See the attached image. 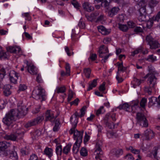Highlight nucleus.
I'll return each instance as SVG.
<instances>
[{"label": "nucleus", "instance_id": "f257e3e1", "mask_svg": "<svg viewBox=\"0 0 160 160\" xmlns=\"http://www.w3.org/2000/svg\"><path fill=\"white\" fill-rule=\"evenodd\" d=\"M156 72L153 70H150L148 73L144 77V78H148V81L149 84V87H145L144 91L148 93V94H151L152 92V88L154 87L156 84L157 78L155 75Z\"/></svg>", "mask_w": 160, "mask_h": 160}, {"label": "nucleus", "instance_id": "f03ea898", "mask_svg": "<svg viewBox=\"0 0 160 160\" xmlns=\"http://www.w3.org/2000/svg\"><path fill=\"white\" fill-rule=\"evenodd\" d=\"M22 101H18L17 103L18 109H12L13 114H15L17 118H19L25 116L27 113L26 107L23 105Z\"/></svg>", "mask_w": 160, "mask_h": 160}, {"label": "nucleus", "instance_id": "7ed1b4c3", "mask_svg": "<svg viewBox=\"0 0 160 160\" xmlns=\"http://www.w3.org/2000/svg\"><path fill=\"white\" fill-rule=\"evenodd\" d=\"M32 95L35 97L34 98L36 100H44L46 99L45 90L41 87H36L32 92Z\"/></svg>", "mask_w": 160, "mask_h": 160}, {"label": "nucleus", "instance_id": "20e7f679", "mask_svg": "<svg viewBox=\"0 0 160 160\" xmlns=\"http://www.w3.org/2000/svg\"><path fill=\"white\" fill-rule=\"evenodd\" d=\"M17 119V118L15 115L13 114V111L11 109L6 114L5 117L3 118L2 122L4 124L8 126Z\"/></svg>", "mask_w": 160, "mask_h": 160}, {"label": "nucleus", "instance_id": "39448f33", "mask_svg": "<svg viewBox=\"0 0 160 160\" xmlns=\"http://www.w3.org/2000/svg\"><path fill=\"white\" fill-rule=\"evenodd\" d=\"M102 143L101 141L97 142L94 154L95 156V158L96 160H102L103 157V152L102 150Z\"/></svg>", "mask_w": 160, "mask_h": 160}, {"label": "nucleus", "instance_id": "423d86ee", "mask_svg": "<svg viewBox=\"0 0 160 160\" xmlns=\"http://www.w3.org/2000/svg\"><path fill=\"white\" fill-rule=\"evenodd\" d=\"M137 123L142 127H147L148 124V121L143 114L138 112L137 113Z\"/></svg>", "mask_w": 160, "mask_h": 160}, {"label": "nucleus", "instance_id": "0eeeda50", "mask_svg": "<svg viewBox=\"0 0 160 160\" xmlns=\"http://www.w3.org/2000/svg\"><path fill=\"white\" fill-rule=\"evenodd\" d=\"M146 39L148 42L151 49H154L160 47V44L158 41L154 40L151 36H147Z\"/></svg>", "mask_w": 160, "mask_h": 160}, {"label": "nucleus", "instance_id": "6e6552de", "mask_svg": "<svg viewBox=\"0 0 160 160\" xmlns=\"http://www.w3.org/2000/svg\"><path fill=\"white\" fill-rule=\"evenodd\" d=\"M44 117L42 116H40L37 118L28 121L25 125V127L28 128L36 125L37 124L40 123L44 119Z\"/></svg>", "mask_w": 160, "mask_h": 160}, {"label": "nucleus", "instance_id": "1a4fd4ad", "mask_svg": "<svg viewBox=\"0 0 160 160\" xmlns=\"http://www.w3.org/2000/svg\"><path fill=\"white\" fill-rule=\"evenodd\" d=\"M143 5L139 4L141 7L139 10L140 16L138 18V19L140 21H144L145 20L147 14L146 11V4L145 3H143Z\"/></svg>", "mask_w": 160, "mask_h": 160}, {"label": "nucleus", "instance_id": "9d476101", "mask_svg": "<svg viewBox=\"0 0 160 160\" xmlns=\"http://www.w3.org/2000/svg\"><path fill=\"white\" fill-rule=\"evenodd\" d=\"M9 76L11 82L14 84H17L19 74L14 70H11L9 73Z\"/></svg>", "mask_w": 160, "mask_h": 160}, {"label": "nucleus", "instance_id": "9b49d317", "mask_svg": "<svg viewBox=\"0 0 160 160\" xmlns=\"http://www.w3.org/2000/svg\"><path fill=\"white\" fill-rule=\"evenodd\" d=\"M160 152L159 150L155 148L150 153L147 155V156L151 158H153L157 160H160Z\"/></svg>", "mask_w": 160, "mask_h": 160}, {"label": "nucleus", "instance_id": "f8f14e48", "mask_svg": "<svg viewBox=\"0 0 160 160\" xmlns=\"http://www.w3.org/2000/svg\"><path fill=\"white\" fill-rule=\"evenodd\" d=\"M72 134H74V140H76V141L79 142V143H82L83 132L79 131L76 130L75 128Z\"/></svg>", "mask_w": 160, "mask_h": 160}, {"label": "nucleus", "instance_id": "ddd939ff", "mask_svg": "<svg viewBox=\"0 0 160 160\" xmlns=\"http://www.w3.org/2000/svg\"><path fill=\"white\" fill-rule=\"evenodd\" d=\"M25 62L27 63V69L28 72L32 75L37 74V70L33 64L31 62H29L27 61H26Z\"/></svg>", "mask_w": 160, "mask_h": 160}, {"label": "nucleus", "instance_id": "4468645a", "mask_svg": "<svg viewBox=\"0 0 160 160\" xmlns=\"http://www.w3.org/2000/svg\"><path fill=\"white\" fill-rule=\"evenodd\" d=\"M10 146V143L6 141L0 142V153L4 152L3 154L6 156L8 153L5 151V150Z\"/></svg>", "mask_w": 160, "mask_h": 160}, {"label": "nucleus", "instance_id": "2eb2a0df", "mask_svg": "<svg viewBox=\"0 0 160 160\" xmlns=\"http://www.w3.org/2000/svg\"><path fill=\"white\" fill-rule=\"evenodd\" d=\"M8 52L15 53L19 55L22 54V51L20 48L17 46H9L7 48Z\"/></svg>", "mask_w": 160, "mask_h": 160}, {"label": "nucleus", "instance_id": "dca6fc26", "mask_svg": "<svg viewBox=\"0 0 160 160\" xmlns=\"http://www.w3.org/2000/svg\"><path fill=\"white\" fill-rule=\"evenodd\" d=\"M70 122L72 125V127L69 131V133L70 134H72L77 126L78 122V118L72 116L70 118Z\"/></svg>", "mask_w": 160, "mask_h": 160}, {"label": "nucleus", "instance_id": "f3484780", "mask_svg": "<svg viewBox=\"0 0 160 160\" xmlns=\"http://www.w3.org/2000/svg\"><path fill=\"white\" fill-rule=\"evenodd\" d=\"M54 112L50 110H48L46 113L45 120L50 121L51 122L55 120L57 116H55Z\"/></svg>", "mask_w": 160, "mask_h": 160}, {"label": "nucleus", "instance_id": "a211bd4d", "mask_svg": "<svg viewBox=\"0 0 160 160\" xmlns=\"http://www.w3.org/2000/svg\"><path fill=\"white\" fill-rule=\"evenodd\" d=\"M120 10L118 7H114L110 9L108 12V16L110 17H112L117 14Z\"/></svg>", "mask_w": 160, "mask_h": 160}, {"label": "nucleus", "instance_id": "6ab92c4d", "mask_svg": "<svg viewBox=\"0 0 160 160\" xmlns=\"http://www.w3.org/2000/svg\"><path fill=\"white\" fill-rule=\"evenodd\" d=\"M108 52V48L104 45H102L99 48V56L101 58H103L104 57L105 54Z\"/></svg>", "mask_w": 160, "mask_h": 160}, {"label": "nucleus", "instance_id": "aec40b11", "mask_svg": "<svg viewBox=\"0 0 160 160\" xmlns=\"http://www.w3.org/2000/svg\"><path fill=\"white\" fill-rule=\"evenodd\" d=\"M144 135L147 140H150L154 137V134L152 131L151 129H147L144 132Z\"/></svg>", "mask_w": 160, "mask_h": 160}, {"label": "nucleus", "instance_id": "412c9836", "mask_svg": "<svg viewBox=\"0 0 160 160\" xmlns=\"http://www.w3.org/2000/svg\"><path fill=\"white\" fill-rule=\"evenodd\" d=\"M111 153L112 155L118 157L122 154L123 151L121 149H113L111 151Z\"/></svg>", "mask_w": 160, "mask_h": 160}, {"label": "nucleus", "instance_id": "4be33fe9", "mask_svg": "<svg viewBox=\"0 0 160 160\" xmlns=\"http://www.w3.org/2000/svg\"><path fill=\"white\" fill-rule=\"evenodd\" d=\"M44 154L47 156L49 158L53 156V150L51 148L47 147L44 150Z\"/></svg>", "mask_w": 160, "mask_h": 160}, {"label": "nucleus", "instance_id": "5701e85b", "mask_svg": "<svg viewBox=\"0 0 160 160\" xmlns=\"http://www.w3.org/2000/svg\"><path fill=\"white\" fill-rule=\"evenodd\" d=\"M82 7L84 9L88 12H90L94 9L93 7L88 2H87L82 4Z\"/></svg>", "mask_w": 160, "mask_h": 160}, {"label": "nucleus", "instance_id": "b1692460", "mask_svg": "<svg viewBox=\"0 0 160 160\" xmlns=\"http://www.w3.org/2000/svg\"><path fill=\"white\" fill-rule=\"evenodd\" d=\"M66 72L64 71H61V76H69L70 74V67L69 64L68 63H66Z\"/></svg>", "mask_w": 160, "mask_h": 160}, {"label": "nucleus", "instance_id": "393cba45", "mask_svg": "<svg viewBox=\"0 0 160 160\" xmlns=\"http://www.w3.org/2000/svg\"><path fill=\"white\" fill-rule=\"evenodd\" d=\"M98 28L99 32H100L103 35H107L110 33V31L107 30L102 26H98Z\"/></svg>", "mask_w": 160, "mask_h": 160}, {"label": "nucleus", "instance_id": "a878e982", "mask_svg": "<svg viewBox=\"0 0 160 160\" xmlns=\"http://www.w3.org/2000/svg\"><path fill=\"white\" fill-rule=\"evenodd\" d=\"M4 138L7 140H10L13 141H15L17 138H18V136L16 135L15 133L9 135H6L4 136Z\"/></svg>", "mask_w": 160, "mask_h": 160}, {"label": "nucleus", "instance_id": "bb28decb", "mask_svg": "<svg viewBox=\"0 0 160 160\" xmlns=\"http://www.w3.org/2000/svg\"><path fill=\"white\" fill-rule=\"evenodd\" d=\"M148 106L149 107L152 106L159 107H160V101H149Z\"/></svg>", "mask_w": 160, "mask_h": 160}, {"label": "nucleus", "instance_id": "cd10ccee", "mask_svg": "<svg viewBox=\"0 0 160 160\" xmlns=\"http://www.w3.org/2000/svg\"><path fill=\"white\" fill-rule=\"evenodd\" d=\"M86 103L87 105L83 106L80 109L81 114L79 116L81 118L84 116L86 111L87 108L89 105V102L88 101L86 102Z\"/></svg>", "mask_w": 160, "mask_h": 160}, {"label": "nucleus", "instance_id": "c85d7f7f", "mask_svg": "<svg viewBox=\"0 0 160 160\" xmlns=\"http://www.w3.org/2000/svg\"><path fill=\"white\" fill-rule=\"evenodd\" d=\"M81 143H79V142L76 141L75 142L73 145L72 148V150L74 153H77L78 151L79 148L81 146Z\"/></svg>", "mask_w": 160, "mask_h": 160}, {"label": "nucleus", "instance_id": "c756f323", "mask_svg": "<svg viewBox=\"0 0 160 160\" xmlns=\"http://www.w3.org/2000/svg\"><path fill=\"white\" fill-rule=\"evenodd\" d=\"M11 86L10 85H8L4 87V90L3 92L4 95L8 96L11 93L10 90V89L11 88Z\"/></svg>", "mask_w": 160, "mask_h": 160}, {"label": "nucleus", "instance_id": "7c9ffc66", "mask_svg": "<svg viewBox=\"0 0 160 160\" xmlns=\"http://www.w3.org/2000/svg\"><path fill=\"white\" fill-rule=\"evenodd\" d=\"M72 146L71 143H68L62 149V152L66 155H67L70 152Z\"/></svg>", "mask_w": 160, "mask_h": 160}, {"label": "nucleus", "instance_id": "2f4dec72", "mask_svg": "<svg viewBox=\"0 0 160 160\" xmlns=\"http://www.w3.org/2000/svg\"><path fill=\"white\" fill-rule=\"evenodd\" d=\"M55 152L58 156H61L62 155V146L61 145H59L56 146Z\"/></svg>", "mask_w": 160, "mask_h": 160}, {"label": "nucleus", "instance_id": "473e14b6", "mask_svg": "<svg viewBox=\"0 0 160 160\" xmlns=\"http://www.w3.org/2000/svg\"><path fill=\"white\" fill-rule=\"evenodd\" d=\"M76 97V94L71 90H69L68 95V100H71L72 99H74Z\"/></svg>", "mask_w": 160, "mask_h": 160}, {"label": "nucleus", "instance_id": "72a5a7b5", "mask_svg": "<svg viewBox=\"0 0 160 160\" xmlns=\"http://www.w3.org/2000/svg\"><path fill=\"white\" fill-rule=\"evenodd\" d=\"M117 64L118 66V71L117 72H119V71L124 72L126 70V68L123 66L122 62H121L120 63L118 62L117 63Z\"/></svg>", "mask_w": 160, "mask_h": 160}, {"label": "nucleus", "instance_id": "f704fd0d", "mask_svg": "<svg viewBox=\"0 0 160 160\" xmlns=\"http://www.w3.org/2000/svg\"><path fill=\"white\" fill-rule=\"evenodd\" d=\"M159 2L158 0H150L149 2V5L151 8H153L157 5Z\"/></svg>", "mask_w": 160, "mask_h": 160}, {"label": "nucleus", "instance_id": "c9c22d12", "mask_svg": "<svg viewBox=\"0 0 160 160\" xmlns=\"http://www.w3.org/2000/svg\"><path fill=\"white\" fill-rule=\"evenodd\" d=\"M98 79H94L91 84H90L88 86V91H89L92 89L93 88L96 87L97 85V80Z\"/></svg>", "mask_w": 160, "mask_h": 160}, {"label": "nucleus", "instance_id": "e433bc0d", "mask_svg": "<svg viewBox=\"0 0 160 160\" xmlns=\"http://www.w3.org/2000/svg\"><path fill=\"white\" fill-rule=\"evenodd\" d=\"M9 157L11 159L16 160L18 159V157L16 152L12 151L9 154Z\"/></svg>", "mask_w": 160, "mask_h": 160}, {"label": "nucleus", "instance_id": "4c0bfd02", "mask_svg": "<svg viewBox=\"0 0 160 160\" xmlns=\"http://www.w3.org/2000/svg\"><path fill=\"white\" fill-rule=\"evenodd\" d=\"M8 52H5L1 50L0 51V58L1 59H5L7 58L8 57Z\"/></svg>", "mask_w": 160, "mask_h": 160}, {"label": "nucleus", "instance_id": "58836bf2", "mask_svg": "<svg viewBox=\"0 0 160 160\" xmlns=\"http://www.w3.org/2000/svg\"><path fill=\"white\" fill-rule=\"evenodd\" d=\"M145 60L147 61L153 62L157 60V58L155 56L152 54L148 55L147 58H145Z\"/></svg>", "mask_w": 160, "mask_h": 160}, {"label": "nucleus", "instance_id": "ea45409f", "mask_svg": "<svg viewBox=\"0 0 160 160\" xmlns=\"http://www.w3.org/2000/svg\"><path fill=\"white\" fill-rule=\"evenodd\" d=\"M15 134L18 136V138H20L24 134L23 130L22 129H18L16 130Z\"/></svg>", "mask_w": 160, "mask_h": 160}, {"label": "nucleus", "instance_id": "a19ab883", "mask_svg": "<svg viewBox=\"0 0 160 160\" xmlns=\"http://www.w3.org/2000/svg\"><path fill=\"white\" fill-rule=\"evenodd\" d=\"M144 80H139L137 78H134L133 81V87L135 88L136 86L139 85Z\"/></svg>", "mask_w": 160, "mask_h": 160}, {"label": "nucleus", "instance_id": "79ce46f5", "mask_svg": "<svg viewBox=\"0 0 160 160\" xmlns=\"http://www.w3.org/2000/svg\"><path fill=\"white\" fill-rule=\"evenodd\" d=\"M60 124V123L59 120L58 119H57L55 121V126L53 128L54 131L56 132L58 130Z\"/></svg>", "mask_w": 160, "mask_h": 160}, {"label": "nucleus", "instance_id": "37998d69", "mask_svg": "<svg viewBox=\"0 0 160 160\" xmlns=\"http://www.w3.org/2000/svg\"><path fill=\"white\" fill-rule=\"evenodd\" d=\"M83 72L85 76L88 78H89L90 75L91 73V70L90 68H85L83 70Z\"/></svg>", "mask_w": 160, "mask_h": 160}, {"label": "nucleus", "instance_id": "c03bdc74", "mask_svg": "<svg viewBox=\"0 0 160 160\" xmlns=\"http://www.w3.org/2000/svg\"><path fill=\"white\" fill-rule=\"evenodd\" d=\"M128 149L130 150L132 153L134 154H139L140 152V150L136 149L132 146L129 147Z\"/></svg>", "mask_w": 160, "mask_h": 160}, {"label": "nucleus", "instance_id": "a18cd8bd", "mask_svg": "<svg viewBox=\"0 0 160 160\" xmlns=\"http://www.w3.org/2000/svg\"><path fill=\"white\" fill-rule=\"evenodd\" d=\"M142 51V47L140 46L137 48L136 50L132 52L131 55L133 56L135 54H137Z\"/></svg>", "mask_w": 160, "mask_h": 160}, {"label": "nucleus", "instance_id": "49530a36", "mask_svg": "<svg viewBox=\"0 0 160 160\" xmlns=\"http://www.w3.org/2000/svg\"><path fill=\"white\" fill-rule=\"evenodd\" d=\"M80 153L82 156L85 157L88 155V151L85 148H82L80 151Z\"/></svg>", "mask_w": 160, "mask_h": 160}, {"label": "nucleus", "instance_id": "de8ad7c7", "mask_svg": "<svg viewBox=\"0 0 160 160\" xmlns=\"http://www.w3.org/2000/svg\"><path fill=\"white\" fill-rule=\"evenodd\" d=\"M119 28L123 32H126L128 29V27L126 25L119 24Z\"/></svg>", "mask_w": 160, "mask_h": 160}, {"label": "nucleus", "instance_id": "09e8293b", "mask_svg": "<svg viewBox=\"0 0 160 160\" xmlns=\"http://www.w3.org/2000/svg\"><path fill=\"white\" fill-rule=\"evenodd\" d=\"M103 106H101L100 108L96 111V114L97 116H99V114L103 113L105 112L104 110L103 109Z\"/></svg>", "mask_w": 160, "mask_h": 160}, {"label": "nucleus", "instance_id": "8fccbe9b", "mask_svg": "<svg viewBox=\"0 0 160 160\" xmlns=\"http://www.w3.org/2000/svg\"><path fill=\"white\" fill-rule=\"evenodd\" d=\"M66 91V88L63 86L61 87H57L56 89V91L58 93H63Z\"/></svg>", "mask_w": 160, "mask_h": 160}, {"label": "nucleus", "instance_id": "3c124183", "mask_svg": "<svg viewBox=\"0 0 160 160\" xmlns=\"http://www.w3.org/2000/svg\"><path fill=\"white\" fill-rule=\"evenodd\" d=\"M21 152L23 155H27L28 154L29 151L27 147H25L21 149Z\"/></svg>", "mask_w": 160, "mask_h": 160}, {"label": "nucleus", "instance_id": "603ef678", "mask_svg": "<svg viewBox=\"0 0 160 160\" xmlns=\"http://www.w3.org/2000/svg\"><path fill=\"white\" fill-rule=\"evenodd\" d=\"M130 106L127 103H124L122 105H120L119 106V108L121 109H123L128 111V109L129 108Z\"/></svg>", "mask_w": 160, "mask_h": 160}, {"label": "nucleus", "instance_id": "864d4df0", "mask_svg": "<svg viewBox=\"0 0 160 160\" xmlns=\"http://www.w3.org/2000/svg\"><path fill=\"white\" fill-rule=\"evenodd\" d=\"M110 116V114L109 113H107L104 117L103 119L104 123L105 125L109 122L108 121L109 119Z\"/></svg>", "mask_w": 160, "mask_h": 160}, {"label": "nucleus", "instance_id": "5fc2aeb1", "mask_svg": "<svg viewBox=\"0 0 160 160\" xmlns=\"http://www.w3.org/2000/svg\"><path fill=\"white\" fill-rule=\"evenodd\" d=\"M72 4L74 7L77 9H79L80 7L79 4L76 0H72Z\"/></svg>", "mask_w": 160, "mask_h": 160}, {"label": "nucleus", "instance_id": "6e6d98bb", "mask_svg": "<svg viewBox=\"0 0 160 160\" xmlns=\"http://www.w3.org/2000/svg\"><path fill=\"white\" fill-rule=\"evenodd\" d=\"M7 103V101H0V109H3Z\"/></svg>", "mask_w": 160, "mask_h": 160}, {"label": "nucleus", "instance_id": "4d7b16f0", "mask_svg": "<svg viewBox=\"0 0 160 160\" xmlns=\"http://www.w3.org/2000/svg\"><path fill=\"white\" fill-rule=\"evenodd\" d=\"M153 20L158 22L160 21V11L159 12L156 16L153 17L152 18Z\"/></svg>", "mask_w": 160, "mask_h": 160}, {"label": "nucleus", "instance_id": "13d9d810", "mask_svg": "<svg viewBox=\"0 0 160 160\" xmlns=\"http://www.w3.org/2000/svg\"><path fill=\"white\" fill-rule=\"evenodd\" d=\"M22 17L26 18V20L30 21L31 20V17L29 12L23 13L22 14Z\"/></svg>", "mask_w": 160, "mask_h": 160}, {"label": "nucleus", "instance_id": "bf43d9fd", "mask_svg": "<svg viewBox=\"0 0 160 160\" xmlns=\"http://www.w3.org/2000/svg\"><path fill=\"white\" fill-rule=\"evenodd\" d=\"M105 125L106 127H108L109 129H112L115 128V125L112 122H109Z\"/></svg>", "mask_w": 160, "mask_h": 160}, {"label": "nucleus", "instance_id": "052dcab7", "mask_svg": "<svg viewBox=\"0 0 160 160\" xmlns=\"http://www.w3.org/2000/svg\"><path fill=\"white\" fill-rule=\"evenodd\" d=\"M125 159L126 160H133L134 158L132 154L129 153L125 156Z\"/></svg>", "mask_w": 160, "mask_h": 160}, {"label": "nucleus", "instance_id": "680f3d73", "mask_svg": "<svg viewBox=\"0 0 160 160\" xmlns=\"http://www.w3.org/2000/svg\"><path fill=\"white\" fill-rule=\"evenodd\" d=\"M29 160H38L37 156L35 154H32L30 156Z\"/></svg>", "mask_w": 160, "mask_h": 160}, {"label": "nucleus", "instance_id": "e2e57ef3", "mask_svg": "<svg viewBox=\"0 0 160 160\" xmlns=\"http://www.w3.org/2000/svg\"><path fill=\"white\" fill-rule=\"evenodd\" d=\"M105 17L103 15H100L98 18L97 21L98 22H102L105 20Z\"/></svg>", "mask_w": 160, "mask_h": 160}, {"label": "nucleus", "instance_id": "0e129e2a", "mask_svg": "<svg viewBox=\"0 0 160 160\" xmlns=\"http://www.w3.org/2000/svg\"><path fill=\"white\" fill-rule=\"evenodd\" d=\"M153 19L151 20L150 21H148L147 23V27L148 28H150L152 26L153 24Z\"/></svg>", "mask_w": 160, "mask_h": 160}, {"label": "nucleus", "instance_id": "69168bd1", "mask_svg": "<svg viewBox=\"0 0 160 160\" xmlns=\"http://www.w3.org/2000/svg\"><path fill=\"white\" fill-rule=\"evenodd\" d=\"M27 88V86L24 84H20L19 86V91H23Z\"/></svg>", "mask_w": 160, "mask_h": 160}, {"label": "nucleus", "instance_id": "338daca9", "mask_svg": "<svg viewBox=\"0 0 160 160\" xmlns=\"http://www.w3.org/2000/svg\"><path fill=\"white\" fill-rule=\"evenodd\" d=\"M143 29L140 27H137L134 29V31L137 32H141L142 31Z\"/></svg>", "mask_w": 160, "mask_h": 160}, {"label": "nucleus", "instance_id": "774afa93", "mask_svg": "<svg viewBox=\"0 0 160 160\" xmlns=\"http://www.w3.org/2000/svg\"><path fill=\"white\" fill-rule=\"evenodd\" d=\"M105 82H103L99 86V90L100 91H103L105 90Z\"/></svg>", "mask_w": 160, "mask_h": 160}]
</instances>
